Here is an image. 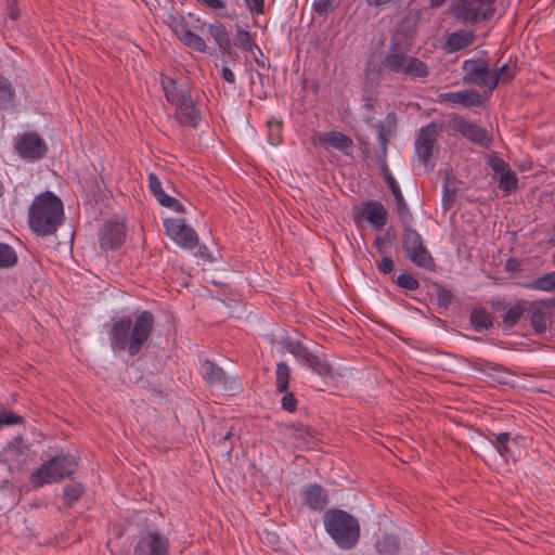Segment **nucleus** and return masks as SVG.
I'll list each match as a JSON object with an SVG mask.
<instances>
[{
  "instance_id": "nucleus-1",
  "label": "nucleus",
  "mask_w": 555,
  "mask_h": 555,
  "mask_svg": "<svg viewBox=\"0 0 555 555\" xmlns=\"http://www.w3.org/2000/svg\"><path fill=\"white\" fill-rule=\"evenodd\" d=\"M154 325L155 317L150 310L112 318L107 332L112 347H144Z\"/></svg>"
},
{
  "instance_id": "nucleus-2",
  "label": "nucleus",
  "mask_w": 555,
  "mask_h": 555,
  "mask_svg": "<svg viewBox=\"0 0 555 555\" xmlns=\"http://www.w3.org/2000/svg\"><path fill=\"white\" fill-rule=\"evenodd\" d=\"M64 216V206L51 191L37 195L28 209L30 230L39 236H49L57 231Z\"/></svg>"
},
{
  "instance_id": "nucleus-3",
  "label": "nucleus",
  "mask_w": 555,
  "mask_h": 555,
  "mask_svg": "<svg viewBox=\"0 0 555 555\" xmlns=\"http://www.w3.org/2000/svg\"><path fill=\"white\" fill-rule=\"evenodd\" d=\"M324 529L341 550H352L360 540L361 529L358 519L347 511L332 508L324 513Z\"/></svg>"
},
{
  "instance_id": "nucleus-4",
  "label": "nucleus",
  "mask_w": 555,
  "mask_h": 555,
  "mask_svg": "<svg viewBox=\"0 0 555 555\" xmlns=\"http://www.w3.org/2000/svg\"><path fill=\"white\" fill-rule=\"evenodd\" d=\"M411 49L399 47L398 43H389L388 50L383 54L378 64L369 61L364 68L366 82L378 86L387 75H397L401 68L402 61Z\"/></svg>"
},
{
  "instance_id": "nucleus-5",
  "label": "nucleus",
  "mask_w": 555,
  "mask_h": 555,
  "mask_svg": "<svg viewBox=\"0 0 555 555\" xmlns=\"http://www.w3.org/2000/svg\"><path fill=\"white\" fill-rule=\"evenodd\" d=\"M77 467L75 457L70 454H59L39 466L30 476V482L35 488L46 483L57 482L72 475Z\"/></svg>"
},
{
  "instance_id": "nucleus-6",
  "label": "nucleus",
  "mask_w": 555,
  "mask_h": 555,
  "mask_svg": "<svg viewBox=\"0 0 555 555\" xmlns=\"http://www.w3.org/2000/svg\"><path fill=\"white\" fill-rule=\"evenodd\" d=\"M496 0H459L453 9L454 17L463 25L480 24L494 15Z\"/></svg>"
},
{
  "instance_id": "nucleus-7",
  "label": "nucleus",
  "mask_w": 555,
  "mask_h": 555,
  "mask_svg": "<svg viewBox=\"0 0 555 555\" xmlns=\"http://www.w3.org/2000/svg\"><path fill=\"white\" fill-rule=\"evenodd\" d=\"M446 127L450 129L451 134L461 133L464 138L485 149H489L492 143V137L487 129L468 121L459 114L451 115Z\"/></svg>"
},
{
  "instance_id": "nucleus-8",
  "label": "nucleus",
  "mask_w": 555,
  "mask_h": 555,
  "mask_svg": "<svg viewBox=\"0 0 555 555\" xmlns=\"http://www.w3.org/2000/svg\"><path fill=\"white\" fill-rule=\"evenodd\" d=\"M352 218L357 227L367 221L372 227L380 230L387 223L388 211L379 201L367 199L352 208Z\"/></svg>"
},
{
  "instance_id": "nucleus-9",
  "label": "nucleus",
  "mask_w": 555,
  "mask_h": 555,
  "mask_svg": "<svg viewBox=\"0 0 555 555\" xmlns=\"http://www.w3.org/2000/svg\"><path fill=\"white\" fill-rule=\"evenodd\" d=\"M132 555H170V541L157 530L147 531L135 543Z\"/></svg>"
},
{
  "instance_id": "nucleus-10",
  "label": "nucleus",
  "mask_w": 555,
  "mask_h": 555,
  "mask_svg": "<svg viewBox=\"0 0 555 555\" xmlns=\"http://www.w3.org/2000/svg\"><path fill=\"white\" fill-rule=\"evenodd\" d=\"M168 26L188 48L203 53L207 51L204 38L190 29L189 23L183 15H169Z\"/></svg>"
},
{
  "instance_id": "nucleus-11",
  "label": "nucleus",
  "mask_w": 555,
  "mask_h": 555,
  "mask_svg": "<svg viewBox=\"0 0 555 555\" xmlns=\"http://www.w3.org/2000/svg\"><path fill=\"white\" fill-rule=\"evenodd\" d=\"M15 150L21 158L39 160L47 156L48 145L37 133H23L15 143Z\"/></svg>"
},
{
  "instance_id": "nucleus-12",
  "label": "nucleus",
  "mask_w": 555,
  "mask_h": 555,
  "mask_svg": "<svg viewBox=\"0 0 555 555\" xmlns=\"http://www.w3.org/2000/svg\"><path fill=\"white\" fill-rule=\"evenodd\" d=\"M166 232L171 238L184 248L193 249L198 244L197 233L181 218H168L164 220Z\"/></svg>"
},
{
  "instance_id": "nucleus-13",
  "label": "nucleus",
  "mask_w": 555,
  "mask_h": 555,
  "mask_svg": "<svg viewBox=\"0 0 555 555\" xmlns=\"http://www.w3.org/2000/svg\"><path fill=\"white\" fill-rule=\"evenodd\" d=\"M127 227L122 222L107 221L99 231V245L102 250H116L125 243Z\"/></svg>"
},
{
  "instance_id": "nucleus-14",
  "label": "nucleus",
  "mask_w": 555,
  "mask_h": 555,
  "mask_svg": "<svg viewBox=\"0 0 555 555\" xmlns=\"http://www.w3.org/2000/svg\"><path fill=\"white\" fill-rule=\"evenodd\" d=\"M551 304L547 299L529 301V308L526 312V319L535 334L545 333L548 324L552 323Z\"/></svg>"
},
{
  "instance_id": "nucleus-15",
  "label": "nucleus",
  "mask_w": 555,
  "mask_h": 555,
  "mask_svg": "<svg viewBox=\"0 0 555 555\" xmlns=\"http://www.w3.org/2000/svg\"><path fill=\"white\" fill-rule=\"evenodd\" d=\"M462 72L464 83L483 87L487 76L491 73V67L487 59H468L462 63Z\"/></svg>"
},
{
  "instance_id": "nucleus-16",
  "label": "nucleus",
  "mask_w": 555,
  "mask_h": 555,
  "mask_svg": "<svg viewBox=\"0 0 555 555\" xmlns=\"http://www.w3.org/2000/svg\"><path fill=\"white\" fill-rule=\"evenodd\" d=\"M160 85L168 103L175 107L192 98V88L188 81H179L169 76H160Z\"/></svg>"
},
{
  "instance_id": "nucleus-17",
  "label": "nucleus",
  "mask_w": 555,
  "mask_h": 555,
  "mask_svg": "<svg viewBox=\"0 0 555 555\" xmlns=\"http://www.w3.org/2000/svg\"><path fill=\"white\" fill-rule=\"evenodd\" d=\"M437 124L431 121L420 129L415 141V151L420 160L427 166L433 157L435 143L438 139Z\"/></svg>"
},
{
  "instance_id": "nucleus-18",
  "label": "nucleus",
  "mask_w": 555,
  "mask_h": 555,
  "mask_svg": "<svg viewBox=\"0 0 555 555\" xmlns=\"http://www.w3.org/2000/svg\"><path fill=\"white\" fill-rule=\"evenodd\" d=\"M296 359L318 375L325 377L333 373L332 365L324 353L313 352L311 349H291Z\"/></svg>"
},
{
  "instance_id": "nucleus-19",
  "label": "nucleus",
  "mask_w": 555,
  "mask_h": 555,
  "mask_svg": "<svg viewBox=\"0 0 555 555\" xmlns=\"http://www.w3.org/2000/svg\"><path fill=\"white\" fill-rule=\"evenodd\" d=\"M201 375L209 385L221 386L223 390L231 391L240 388L236 380H230L222 367L210 360H205L199 367Z\"/></svg>"
},
{
  "instance_id": "nucleus-20",
  "label": "nucleus",
  "mask_w": 555,
  "mask_h": 555,
  "mask_svg": "<svg viewBox=\"0 0 555 555\" xmlns=\"http://www.w3.org/2000/svg\"><path fill=\"white\" fill-rule=\"evenodd\" d=\"M314 142L324 147L337 150L345 155H350L354 146L349 135L336 130L318 133Z\"/></svg>"
},
{
  "instance_id": "nucleus-21",
  "label": "nucleus",
  "mask_w": 555,
  "mask_h": 555,
  "mask_svg": "<svg viewBox=\"0 0 555 555\" xmlns=\"http://www.w3.org/2000/svg\"><path fill=\"white\" fill-rule=\"evenodd\" d=\"M302 503L311 511H324L328 504L327 491L319 483H310L301 491Z\"/></svg>"
},
{
  "instance_id": "nucleus-22",
  "label": "nucleus",
  "mask_w": 555,
  "mask_h": 555,
  "mask_svg": "<svg viewBox=\"0 0 555 555\" xmlns=\"http://www.w3.org/2000/svg\"><path fill=\"white\" fill-rule=\"evenodd\" d=\"M149 189L157 202L169 209L178 214H184V206L177 198L167 195L162 186V182L156 173L151 172L149 175Z\"/></svg>"
},
{
  "instance_id": "nucleus-23",
  "label": "nucleus",
  "mask_w": 555,
  "mask_h": 555,
  "mask_svg": "<svg viewBox=\"0 0 555 555\" xmlns=\"http://www.w3.org/2000/svg\"><path fill=\"white\" fill-rule=\"evenodd\" d=\"M175 117L181 126L192 127L194 129H196L202 121L201 112L193 98L176 106Z\"/></svg>"
},
{
  "instance_id": "nucleus-24",
  "label": "nucleus",
  "mask_w": 555,
  "mask_h": 555,
  "mask_svg": "<svg viewBox=\"0 0 555 555\" xmlns=\"http://www.w3.org/2000/svg\"><path fill=\"white\" fill-rule=\"evenodd\" d=\"M441 102L461 104L465 107H479L482 105V95L477 90H461L447 92L439 95Z\"/></svg>"
},
{
  "instance_id": "nucleus-25",
  "label": "nucleus",
  "mask_w": 555,
  "mask_h": 555,
  "mask_svg": "<svg viewBox=\"0 0 555 555\" xmlns=\"http://www.w3.org/2000/svg\"><path fill=\"white\" fill-rule=\"evenodd\" d=\"M397 75L411 79H424L429 75V67L424 61L406 53Z\"/></svg>"
},
{
  "instance_id": "nucleus-26",
  "label": "nucleus",
  "mask_w": 555,
  "mask_h": 555,
  "mask_svg": "<svg viewBox=\"0 0 555 555\" xmlns=\"http://www.w3.org/2000/svg\"><path fill=\"white\" fill-rule=\"evenodd\" d=\"M208 33L214 38L217 43L220 52L223 55L230 56L232 60L237 57V53L232 49V41L230 37V33L227 30L225 26L221 23L209 24Z\"/></svg>"
},
{
  "instance_id": "nucleus-27",
  "label": "nucleus",
  "mask_w": 555,
  "mask_h": 555,
  "mask_svg": "<svg viewBox=\"0 0 555 555\" xmlns=\"http://www.w3.org/2000/svg\"><path fill=\"white\" fill-rule=\"evenodd\" d=\"M475 40L476 36L474 31L459 29L447 36L442 48L448 53L457 52L473 44Z\"/></svg>"
},
{
  "instance_id": "nucleus-28",
  "label": "nucleus",
  "mask_w": 555,
  "mask_h": 555,
  "mask_svg": "<svg viewBox=\"0 0 555 555\" xmlns=\"http://www.w3.org/2000/svg\"><path fill=\"white\" fill-rule=\"evenodd\" d=\"M415 30V23L410 18H403L399 22L397 28L392 33L389 43H398L399 47L411 49Z\"/></svg>"
},
{
  "instance_id": "nucleus-29",
  "label": "nucleus",
  "mask_w": 555,
  "mask_h": 555,
  "mask_svg": "<svg viewBox=\"0 0 555 555\" xmlns=\"http://www.w3.org/2000/svg\"><path fill=\"white\" fill-rule=\"evenodd\" d=\"M528 308L529 300L516 299L514 302L511 301L505 312L501 315L504 326H515L524 315L526 317Z\"/></svg>"
},
{
  "instance_id": "nucleus-30",
  "label": "nucleus",
  "mask_w": 555,
  "mask_h": 555,
  "mask_svg": "<svg viewBox=\"0 0 555 555\" xmlns=\"http://www.w3.org/2000/svg\"><path fill=\"white\" fill-rule=\"evenodd\" d=\"M406 257L418 268H423L427 271H436V262L428 251L426 246L423 244L412 248V250L405 253Z\"/></svg>"
},
{
  "instance_id": "nucleus-31",
  "label": "nucleus",
  "mask_w": 555,
  "mask_h": 555,
  "mask_svg": "<svg viewBox=\"0 0 555 555\" xmlns=\"http://www.w3.org/2000/svg\"><path fill=\"white\" fill-rule=\"evenodd\" d=\"M469 323L476 332H482L492 327L493 317L485 307H474L469 314Z\"/></svg>"
},
{
  "instance_id": "nucleus-32",
  "label": "nucleus",
  "mask_w": 555,
  "mask_h": 555,
  "mask_svg": "<svg viewBox=\"0 0 555 555\" xmlns=\"http://www.w3.org/2000/svg\"><path fill=\"white\" fill-rule=\"evenodd\" d=\"M413 219L409 221L405 219H401L403 232H402V248L405 253L412 250V248L424 243L421 234L412 228Z\"/></svg>"
},
{
  "instance_id": "nucleus-33",
  "label": "nucleus",
  "mask_w": 555,
  "mask_h": 555,
  "mask_svg": "<svg viewBox=\"0 0 555 555\" xmlns=\"http://www.w3.org/2000/svg\"><path fill=\"white\" fill-rule=\"evenodd\" d=\"M389 184L387 185L390 192L392 193L395 201H396V208L399 216V219H405L410 220L413 219L412 212L410 211V208L408 204L405 203V199L402 195L401 189L399 184L397 183L396 179H388Z\"/></svg>"
},
{
  "instance_id": "nucleus-34",
  "label": "nucleus",
  "mask_w": 555,
  "mask_h": 555,
  "mask_svg": "<svg viewBox=\"0 0 555 555\" xmlns=\"http://www.w3.org/2000/svg\"><path fill=\"white\" fill-rule=\"evenodd\" d=\"M15 91L8 78L0 74V109L11 111L16 106Z\"/></svg>"
},
{
  "instance_id": "nucleus-35",
  "label": "nucleus",
  "mask_w": 555,
  "mask_h": 555,
  "mask_svg": "<svg viewBox=\"0 0 555 555\" xmlns=\"http://www.w3.org/2000/svg\"><path fill=\"white\" fill-rule=\"evenodd\" d=\"M3 456L8 461H24L27 457V453L23 437L18 436L9 442L3 450Z\"/></svg>"
},
{
  "instance_id": "nucleus-36",
  "label": "nucleus",
  "mask_w": 555,
  "mask_h": 555,
  "mask_svg": "<svg viewBox=\"0 0 555 555\" xmlns=\"http://www.w3.org/2000/svg\"><path fill=\"white\" fill-rule=\"evenodd\" d=\"M495 441L492 442L499 454L507 460L512 456L511 446L516 444V439L509 433L493 434Z\"/></svg>"
},
{
  "instance_id": "nucleus-37",
  "label": "nucleus",
  "mask_w": 555,
  "mask_h": 555,
  "mask_svg": "<svg viewBox=\"0 0 555 555\" xmlns=\"http://www.w3.org/2000/svg\"><path fill=\"white\" fill-rule=\"evenodd\" d=\"M377 552L385 555H397L400 551L399 539L391 533L385 532L382 540L376 544Z\"/></svg>"
},
{
  "instance_id": "nucleus-38",
  "label": "nucleus",
  "mask_w": 555,
  "mask_h": 555,
  "mask_svg": "<svg viewBox=\"0 0 555 555\" xmlns=\"http://www.w3.org/2000/svg\"><path fill=\"white\" fill-rule=\"evenodd\" d=\"M524 287L543 292H551L555 289V271L546 273L524 284Z\"/></svg>"
},
{
  "instance_id": "nucleus-39",
  "label": "nucleus",
  "mask_w": 555,
  "mask_h": 555,
  "mask_svg": "<svg viewBox=\"0 0 555 555\" xmlns=\"http://www.w3.org/2000/svg\"><path fill=\"white\" fill-rule=\"evenodd\" d=\"M17 262L18 256L15 249L7 243H0V270L11 269Z\"/></svg>"
},
{
  "instance_id": "nucleus-40",
  "label": "nucleus",
  "mask_w": 555,
  "mask_h": 555,
  "mask_svg": "<svg viewBox=\"0 0 555 555\" xmlns=\"http://www.w3.org/2000/svg\"><path fill=\"white\" fill-rule=\"evenodd\" d=\"M234 44L245 52H251L255 48L261 53L260 48L255 43L251 34L236 25Z\"/></svg>"
},
{
  "instance_id": "nucleus-41",
  "label": "nucleus",
  "mask_w": 555,
  "mask_h": 555,
  "mask_svg": "<svg viewBox=\"0 0 555 555\" xmlns=\"http://www.w3.org/2000/svg\"><path fill=\"white\" fill-rule=\"evenodd\" d=\"M291 377V369L285 362H279L275 371V387L278 392H286Z\"/></svg>"
},
{
  "instance_id": "nucleus-42",
  "label": "nucleus",
  "mask_w": 555,
  "mask_h": 555,
  "mask_svg": "<svg viewBox=\"0 0 555 555\" xmlns=\"http://www.w3.org/2000/svg\"><path fill=\"white\" fill-rule=\"evenodd\" d=\"M499 186L506 194H511L518 188V178L511 168H507L499 175Z\"/></svg>"
},
{
  "instance_id": "nucleus-43",
  "label": "nucleus",
  "mask_w": 555,
  "mask_h": 555,
  "mask_svg": "<svg viewBox=\"0 0 555 555\" xmlns=\"http://www.w3.org/2000/svg\"><path fill=\"white\" fill-rule=\"evenodd\" d=\"M83 492V489L80 483L74 482L69 483L64 487V500L65 504L67 506H72L75 502H77L81 494Z\"/></svg>"
},
{
  "instance_id": "nucleus-44",
  "label": "nucleus",
  "mask_w": 555,
  "mask_h": 555,
  "mask_svg": "<svg viewBox=\"0 0 555 555\" xmlns=\"http://www.w3.org/2000/svg\"><path fill=\"white\" fill-rule=\"evenodd\" d=\"M434 288L436 291L438 307L447 310L450 307L453 299L451 291L447 289L446 287L436 282L434 283Z\"/></svg>"
},
{
  "instance_id": "nucleus-45",
  "label": "nucleus",
  "mask_w": 555,
  "mask_h": 555,
  "mask_svg": "<svg viewBox=\"0 0 555 555\" xmlns=\"http://www.w3.org/2000/svg\"><path fill=\"white\" fill-rule=\"evenodd\" d=\"M395 284L405 291H416L420 287V282L409 273H401L395 280Z\"/></svg>"
},
{
  "instance_id": "nucleus-46",
  "label": "nucleus",
  "mask_w": 555,
  "mask_h": 555,
  "mask_svg": "<svg viewBox=\"0 0 555 555\" xmlns=\"http://www.w3.org/2000/svg\"><path fill=\"white\" fill-rule=\"evenodd\" d=\"M268 126V141L272 145H278L282 141L281 129L282 122L275 119H270L267 121Z\"/></svg>"
},
{
  "instance_id": "nucleus-47",
  "label": "nucleus",
  "mask_w": 555,
  "mask_h": 555,
  "mask_svg": "<svg viewBox=\"0 0 555 555\" xmlns=\"http://www.w3.org/2000/svg\"><path fill=\"white\" fill-rule=\"evenodd\" d=\"M337 0H315L313 10L319 16L326 17L337 8Z\"/></svg>"
},
{
  "instance_id": "nucleus-48",
  "label": "nucleus",
  "mask_w": 555,
  "mask_h": 555,
  "mask_svg": "<svg viewBox=\"0 0 555 555\" xmlns=\"http://www.w3.org/2000/svg\"><path fill=\"white\" fill-rule=\"evenodd\" d=\"M499 74L501 75V78L503 79V85L511 83L515 76L518 73V68L516 65L511 66L509 63H505L502 66L498 68Z\"/></svg>"
},
{
  "instance_id": "nucleus-49",
  "label": "nucleus",
  "mask_w": 555,
  "mask_h": 555,
  "mask_svg": "<svg viewBox=\"0 0 555 555\" xmlns=\"http://www.w3.org/2000/svg\"><path fill=\"white\" fill-rule=\"evenodd\" d=\"M443 195H442V207L444 210H449L455 203V198H456V190L455 188L451 189L448 184V182H446L443 184Z\"/></svg>"
},
{
  "instance_id": "nucleus-50",
  "label": "nucleus",
  "mask_w": 555,
  "mask_h": 555,
  "mask_svg": "<svg viewBox=\"0 0 555 555\" xmlns=\"http://www.w3.org/2000/svg\"><path fill=\"white\" fill-rule=\"evenodd\" d=\"M487 164L498 175L509 168V165L496 154L489 155Z\"/></svg>"
},
{
  "instance_id": "nucleus-51",
  "label": "nucleus",
  "mask_w": 555,
  "mask_h": 555,
  "mask_svg": "<svg viewBox=\"0 0 555 555\" xmlns=\"http://www.w3.org/2000/svg\"><path fill=\"white\" fill-rule=\"evenodd\" d=\"M23 417L10 411L0 412V427L21 424Z\"/></svg>"
},
{
  "instance_id": "nucleus-52",
  "label": "nucleus",
  "mask_w": 555,
  "mask_h": 555,
  "mask_svg": "<svg viewBox=\"0 0 555 555\" xmlns=\"http://www.w3.org/2000/svg\"><path fill=\"white\" fill-rule=\"evenodd\" d=\"M500 83L503 85V79L501 78V75L496 68L495 70H491L490 75L487 76L486 85H483V87L491 94Z\"/></svg>"
},
{
  "instance_id": "nucleus-53",
  "label": "nucleus",
  "mask_w": 555,
  "mask_h": 555,
  "mask_svg": "<svg viewBox=\"0 0 555 555\" xmlns=\"http://www.w3.org/2000/svg\"><path fill=\"white\" fill-rule=\"evenodd\" d=\"M282 393H283V397L281 399L282 409L287 412H295L296 408H297V399L294 396V393L288 392V390L286 392H282Z\"/></svg>"
},
{
  "instance_id": "nucleus-54",
  "label": "nucleus",
  "mask_w": 555,
  "mask_h": 555,
  "mask_svg": "<svg viewBox=\"0 0 555 555\" xmlns=\"http://www.w3.org/2000/svg\"><path fill=\"white\" fill-rule=\"evenodd\" d=\"M377 269L383 274H390L395 269L393 260L390 256L384 255L377 263Z\"/></svg>"
},
{
  "instance_id": "nucleus-55",
  "label": "nucleus",
  "mask_w": 555,
  "mask_h": 555,
  "mask_svg": "<svg viewBox=\"0 0 555 555\" xmlns=\"http://www.w3.org/2000/svg\"><path fill=\"white\" fill-rule=\"evenodd\" d=\"M246 8L253 14H263L264 12V0H244Z\"/></svg>"
},
{
  "instance_id": "nucleus-56",
  "label": "nucleus",
  "mask_w": 555,
  "mask_h": 555,
  "mask_svg": "<svg viewBox=\"0 0 555 555\" xmlns=\"http://www.w3.org/2000/svg\"><path fill=\"white\" fill-rule=\"evenodd\" d=\"M7 15L12 21H16L21 16V10L17 5V0H7Z\"/></svg>"
},
{
  "instance_id": "nucleus-57",
  "label": "nucleus",
  "mask_w": 555,
  "mask_h": 555,
  "mask_svg": "<svg viewBox=\"0 0 555 555\" xmlns=\"http://www.w3.org/2000/svg\"><path fill=\"white\" fill-rule=\"evenodd\" d=\"M377 139H378V142H379V145H380V154L378 156H380V158H386V155H387V138H386L385 128H384L383 124L379 125V130H378Z\"/></svg>"
},
{
  "instance_id": "nucleus-58",
  "label": "nucleus",
  "mask_w": 555,
  "mask_h": 555,
  "mask_svg": "<svg viewBox=\"0 0 555 555\" xmlns=\"http://www.w3.org/2000/svg\"><path fill=\"white\" fill-rule=\"evenodd\" d=\"M489 304L494 311H503L504 313L511 301H506L505 298H498L490 300Z\"/></svg>"
},
{
  "instance_id": "nucleus-59",
  "label": "nucleus",
  "mask_w": 555,
  "mask_h": 555,
  "mask_svg": "<svg viewBox=\"0 0 555 555\" xmlns=\"http://www.w3.org/2000/svg\"><path fill=\"white\" fill-rule=\"evenodd\" d=\"M378 162L380 164L382 176H383L386 184L388 185L389 184V180L388 179H395V178H393V176L391 175V172H390V170L388 168L386 158H380V156H378Z\"/></svg>"
},
{
  "instance_id": "nucleus-60",
  "label": "nucleus",
  "mask_w": 555,
  "mask_h": 555,
  "mask_svg": "<svg viewBox=\"0 0 555 555\" xmlns=\"http://www.w3.org/2000/svg\"><path fill=\"white\" fill-rule=\"evenodd\" d=\"M203 4L211 10H223L225 9V2L223 0H201Z\"/></svg>"
},
{
  "instance_id": "nucleus-61",
  "label": "nucleus",
  "mask_w": 555,
  "mask_h": 555,
  "mask_svg": "<svg viewBox=\"0 0 555 555\" xmlns=\"http://www.w3.org/2000/svg\"><path fill=\"white\" fill-rule=\"evenodd\" d=\"M221 77L227 82L235 85V76L234 73L229 67H222L221 68Z\"/></svg>"
},
{
  "instance_id": "nucleus-62",
  "label": "nucleus",
  "mask_w": 555,
  "mask_h": 555,
  "mask_svg": "<svg viewBox=\"0 0 555 555\" xmlns=\"http://www.w3.org/2000/svg\"><path fill=\"white\" fill-rule=\"evenodd\" d=\"M373 245L377 249L379 255H385L387 251V245L384 243V238L382 237H375Z\"/></svg>"
},
{
  "instance_id": "nucleus-63",
  "label": "nucleus",
  "mask_w": 555,
  "mask_h": 555,
  "mask_svg": "<svg viewBox=\"0 0 555 555\" xmlns=\"http://www.w3.org/2000/svg\"><path fill=\"white\" fill-rule=\"evenodd\" d=\"M280 344L282 345V347H287V348H291V347H304L300 341H298V340H291L288 337H284V336H281Z\"/></svg>"
},
{
  "instance_id": "nucleus-64",
  "label": "nucleus",
  "mask_w": 555,
  "mask_h": 555,
  "mask_svg": "<svg viewBox=\"0 0 555 555\" xmlns=\"http://www.w3.org/2000/svg\"><path fill=\"white\" fill-rule=\"evenodd\" d=\"M362 101L364 102V107H365L367 111L373 109L375 99H374L371 94H366V93H364V94L362 95Z\"/></svg>"
}]
</instances>
